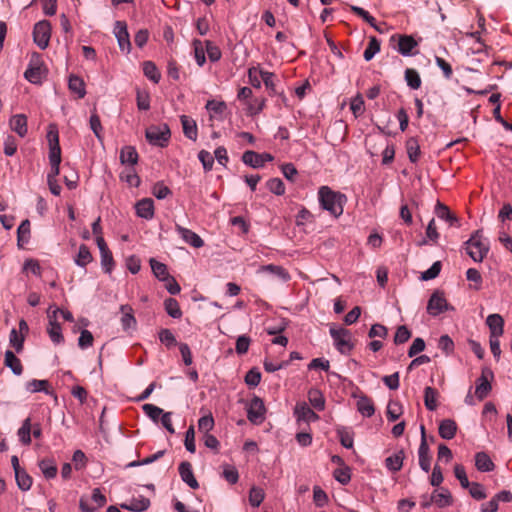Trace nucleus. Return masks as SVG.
<instances>
[{
  "label": "nucleus",
  "instance_id": "nucleus-1",
  "mask_svg": "<svg viewBox=\"0 0 512 512\" xmlns=\"http://www.w3.org/2000/svg\"><path fill=\"white\" fill-rule=\"evenodd\" d=\"M318 198L322 209L336 218L342 215L347 200L344 194L333 191L328 186H322L318 191Z\"/></svg>",
  "mask_w": 512,
  "mask_h": 512
},
{
  "label": "nucleus",
  "instance_id": "nucleus-2",
  "mask_svg": "<svg viewBox=\"0 0 512 512\" xmlns=\"http://www.w3.org/2000/svg\"><path fill=\"white\" fill-rule=\"evenodd\" d=\"M47 140L49 144V162L51 170L47 179H56L60 172L61 148L59 144V134L56 126L50 125L47 132Z\"/></svg>",
  "mask_w": 512,
  "mask_h": 512
},
{
  "label": "nucleus",
  "instance_id": "nucleus-3",
  "mask_svg": "<svg viewBox=\"0 0 512 512\" xmlns=\"http://www.w3.org/2000/svg\"><path fill=\"white\" fill-rule=\"evenodd\" d=\"M468 255L477 262H481L488 253V244L482 241L481 231L477 230L471 238L465 242Z\"/></svg>",
  "mask_w": 512,
  "mask_h": 512
},
{
  "label": "nucleus",
  "instance_id": "nucleus-4",
  "mask_svg": "<svg viewBox=\"0 0 512 512\" xmlns=\"http://www.w3.org/2000/svg\"><path fill=\"white\" fill-rule=\"evenodd\" d=\"M107 502L106 496L99 488L92 490V495H82L79 500V508L82 512H95Z\"/></svg>",
  "mask_w": 512,
  "mask_h": 512
},
{
  "label": "nucleus",
  "instance_id": "nucleus-5",
  "mask_svg": "<svg viewBox=\"0 0 512 512\" xmlns=\"http://www.w3.org/2000/svg\"><path fill=\"white\" fill-rule=\"evenodd\" d=\"M51 37V24L48 20H41L34 25L33 40L34 43L44 50L48 47Z\"/></svg>",
  "mask_w": 512,
  "mask_h": 512
},
{
  "label": "nucleus",
  "instance_id": "nucleus-6",
  "mask_svg": "<svg viewBox=\"0 0 512 512\" xmlns=\"http://www.w3.org/2000/svg\"><path fill=\"white\" fill-rule=\"evenodd\" d=\"M447 310H453V307L448 304L444 292L434 291L427 304L428 314L435 317Z\"/></svg>",
  "mask_w": 512,
  "mask_h": 512
},
{
  "label": "nucleus",
  "instance_id": "nucleus-7",
  "mask_svg": "<svg viewBox=\"0 0 512 512\" xmlns=\"http://www.w3.org/2000/svg\"><path fill=\"white\" fill-rule=\"evenodd\" d=\"M390 42H397V51L403 56H410L417 54L413 52L415 48L418 46V42L414 39L412 35L407 34H394L390 38Z\"/></svg>",
  "mask_w": 512,
  "mask_h": 512
},
{
  "label": "nucleus",
  "instance_id": "nucleus-8",
  "mask_svg": "<svg viewBox=\"0 0 512 512\" xmlns=\"http://www.w3.org/2000/svg\"><path fill=\"white\" fill-rule=\"evenodd\" d=\"M493 378V371L489 367H483L475 388V395L480 401L484 400L490 393L492 389L490 380Z\"/></svg>",
  "mask_w": 512,
  "mask_h": 512
},
{
  "label": "nucleus",
  "instance_id": "nucleus-9",
  "mask_svg": "<svg viewBox=\"0 0 512 512\" xmlns=\"http://www.w3.org/2000/svg\"><path fill=\"white\" fill-rule=\"evenodd\" d=\"M330 335L334 340L336 348L341 353H347L352 349V345L350 343V333L347 329L344 328H331Z\"/></svg>",
  "mask_w": 512,
  "mask_h": 512
},
{
  "label": "nucleus",
  "instance_id": "nucleus-10",
  "mask_svg": "<svg viewBox=\"0 0 512 512\" xmlns=\"http://www.w3.org/2000/svg\"><path fill=\"white\" fill-rule=\"evenodd\" d=\"M115 37L117 38V42L119 48L122 52L126 54L131 51V42L129 38V33L127 30V24L124 21H116L114 26Z\"/></svg>",
  "mask_w": 512,
  "mask_h": 512
},
{
  "label": "nucleus",
  "instance_id": "nucleus-11",
  "mask_svg": "<svg viewBox=\"0 0 512 512\" xmlns=\"http://www.w3.org/2000/svg\"><path fill=\"white\" fill-rule=\"evenodd\" d=\"M265 406L259 397H254L249 404L247 417L254 424H260L264 420Z\"/></svg>",
  "mask_w": 512,
  "mask_h": 512
},
{
  "label": "nucleus",
  "instance_id": "nucleus-12",
  "mask_svg": "<svg viewBox=\"0 0 512 512\" xmlns=\"http://www.w3.org/2000/svg\"><path fill=\"white\" fill-rule=\"evenodd\" d=\"M58 311H60V309L56 308L52 312V314H48L49 325L47 327V333H48L51 341L55 344H60L64 341L61 325L56 320Z\"/></svg>",
  "mask_w": 512,
  "mask_h": 512
},
{
  "label": "nucleus",
  "instance_id": "nucleus-13",
  "mask_svg": "<svg viewBox=\"0 0 512 512\" xmlns=\"http://www.w3.org/2000/svg\"><path fill=\"white\" fill-rule=\"evenodd\" d=\"M430 450L429 446L426 441V433H425V427L421 426V443L418 450L419 455V465L421 469L425 472H429L430 470V463H431V456H430Z\"/></svg>",
  "mask_w": 512,
  "mask_h": 512
},
{
  "label": "nucleus",
  "instance_id": "nucleus-14",
  "mask_svg": "<svg viewBox=\"0 0 512 512\" xmlns=\"http://www.w3.org/2000/svg\"><path fill=\"white\" fill-rule=\"evenodd\" d=\"M294 414L299 422L309 424L319 419V416L305 402L297 403L294 408Z\"/></svg>",
  "mask_w": 512,
  "mask_h": 512
},
{
  "label": "nucleus",
  "instance_id": "nucleus-15",
  "mask_svg": "<svg viewBox=\"0 0 512 512\" xmlns=\"http://www.w3.org/2000/svg\"><path fill=\"white\" fill-rule=\"evenodd\" d=\"M490 337L500 338L504 333V320L499 314H491L486 319Z\"/></svg>",
  "mask_w": 512,
  "mask_h": 512
},
{
  "label": "nucleus",
  "instance_id": "nucleus-16",
  "mask_svg": "<svg viewBox=\"0 0 512 512\" xmlns=\"http://www.w3.org/2000/svg\"><path fill=\"white\" fill-rule=\"evenodd\" d=\"M181 479L192 489H197L199 484L194 477L192 465L189 462H182L179 465Z\"/></svg>",
  "mask_w": 512,
  "mask_h": 512
},
{
  "label": "nucleus",
  "instance_id": "nucleus-17",
  "mask_svg": "<svg viewBox=\"0 0 512 512\" xmlns=\"http://www.w3.org/2000/svg\"><path fill=\"white\" fill-rule=\"evenodd\" d=\"M162 284L171 295H177L181 292L179 283L169 274L167 266L164 264H162Z\"/></svg>",
  "mask_w": 512,
  "mask_h": 512
},
{
  "label": "nucleus",
  "instance_id": "nucleus-18",
  "mask_svg": "<svg viewBox=\"0 0 512 512\" xmlns=\"http://www.w3.org/2000/svg\"><path fill=\"white\" fill-rule=\"evenodd\" d=\"M136 214L144 219H151L154 215V202L151 198H144L135 204Z\"/></svg>",
  "mask_w": 512,
  "mask_h": 512
},
{
  "label": "nucleus",
  "instance_id": "nucleus-19",
  "mask_svg": "<svg viewBox=\"0 0 512 512\" xmlns=\"http://www.w3.org/2000/svg\"><path fill=\"white\" fill-rule=\"evenodd\" d=\"M180 120L184 135L190 140L196 141L198 136L196 121L187 115H182Z\"/></svg>",
  "mask_w": 512,
  "mask_h": 512
},
{
  "label": "nucleus",
  "instance_id": "nucleus-20",
  "mask_svg": "<svg viewBox=\"0 0 512 512\" xmlns=\"http://www.w3.org/2000/svg\"><path fill=\"white\" fill-rule=\"evenodd\" d=\"M150 505V501L148 498L140 496L139 498H132L129 502L121 503L119 506L122 509L133 511V512H142L148 509Z\"/></svg>",
  "mask_w": 512,
  "mask_h": 512
},
{
  "label": "nucleus",
  "instance_id": "nucleus-21",
  "mask_svg": "<svg viewBox=\"0 0 512 512\" xmlns=\"http://www.w3.org/2000/svg\"><path fill=\"white\" fill-rule=\"evenodd\" d=\"M49 381L48 380H38V379H32L26 383V390L31 393L36 392H44L48 395L54 396L55 399H57V396L53 390L48 389Z\"/></svg>",
  "mask_w": 512,
  "mask_h": 512
},
{
  "label": "nucleus",
  "instance_id": "nucleus-22",
  "mask_svg": "<svg viewBox=\"0 0 512 512\" xmlns=\"http://www.w3.org/2000/svg\"><path fill=\"white\" fill-rule=\"evenodd\" d=\"M38 467L47 480L53 479L57 475V465L54 459L44 458L38 462Z\"/></svg>",
  "mask_w": 512,
  "mask_h": 512
},
{
  "label": "nucleus",
  "instance_id": "nucleus-23",
  "mask_svg": "<svg viewBox=\"0 0 512 512\" xmlns=\"http://www.w3.org/2000/svg\"><path fill=\"white\" fill-rule=\"evenodd\" d=\"M163 307L165 312L172 317L173 319H181L183 316V311L180 307L179 302L173 298L168 297L163 301Z\"/></svg>",
  "mask_w": 512,
  "mask_h": 512
},
{
  "label": "nucleus",
  "instance_id": "nucleus-24",
  "mask_svg": "<svg viewBox=\"0 0 512 512\" xmlns=\"http://www.w3.org/2000/svg\"><path fill=\"white\" fill-rule=\"evenodd\" d=\"M431 496L433 503L439 508L448 507L452 504V496L447 489L434 490Z\"/></svg>",
  "mask_w": 512,
  "mask_h": 512
},
{
  "label": "nucleus",
  "instance_id": "nucleus-25",
  "mask_svg": "<svg viewBox=\"0 0 512 512\" xmlns=\"http://www.w3.org/2000/svg\"><path fill=\"white\" fill-rule=\"evenodd\" d=\"M457 432V424L454 420L444 419L439 425V435L446 440H450L455 437Z\"/></svg>",
  "mask_w": 512,
  "mask_h": 512
},
{
  "label": "nucleus",
  "instance_id": "nucleus-26",
  "mask_svg": "<svg viewBox=\"0 0 512 512\" xmlns=\"http://www.w3.org/2000/svg\"><path fill=\"white\" fill-rule=\"evenodd\" d=\"M68 87L71 92L77 94L79 99H82L86 95L85 82L77 75H70L68 80Z\"/></svg>",
  "mask_w": 512,
  "mask_h": 512
},
{
  "label": "nucleus",
  "instance_id": "nucleus-27",
  "mask_svg": "<svg viewBox=\"0 0 512 512\" xmlns=\"http://www.w3.org/2000/svg\"><path fill=\"white\" fill-rule=\"evenodd\" d=\"M31 429H32L31 418L28 417L25 420H23L21 427L17 431V436L19 438V441L25 446H29L32 442Z\"/></svg>",
  "mask_w": 512,
  "mask_h": 512
},
{
  "label": "nucleus",
  "instance_id": "nucleus-28",
  "mask_svg": "<svg viewBox=\"0 0 512 512\" xmlns=\"http://www.w3.org/2000/svg\"><path fill=\"white\" fill-rule=\"evenodd\" d=\"M11 128L20 137H24L27 134V117L24 114H17L11 118Z\"/></svg>",
  "mask_w": 512,
  "mask_h": 512
},
{
  "label": "nucleus",
  "instance_id": "nucleus-29",
  "mask_svg": "<svg viewBox=\"0 0 512 512\" xmlns=\"http://www.w3.org/2000/svg\"><path fill=\"white\" fill-rule=\"evenodd\" d=\"M475 466L479 471L489 472L495 467L491 458L485 452H478L475 455Z\"/></svg>",
  "mask_w": 512,
  "mask_h": 512
},
{
  "label": "nucleus",
  "instance_id": "nucleus-30",
  "mask_svg": "<svg viewBox=\"0 0 512 512\" xmlns=\"http://www.w3.org/2000/svg\"><path fill=\"white\" fill-rule=\"evenodd\" d=\"M93 261V256L87 245L81 244L79 246L78 253L74 259L77 266L85 268L89 263Z\"/></svg>",
  "mask_w": 512,
  "mask_h": 512
},
{
  "label": "nucleus",
  "instance_id": "nucleus-31",
  "mask_svg": "<svg viewBox=\"0 0 512 512\" xmlns=\"http://www.w3.org/2000/svg\"><path fill=\"white\" fill-rule=\"evenodd\" d=\"M5 366L10 368L15 375H21L23 372V366L21 361L16 355L11 351L7 350L5 352Z\"/></svg>",
  "mask_w": 512,
  "mask_h": 512
},
{
  "label": "nucleus",
  "instance_id": "nucleus-32",
  "mask_svg": "<svg viewBox=\"0 0 512 512\" xmlns=\"http://www.w3.org/2000/svg\"><path fill=\"white\" fill-rule=\"evenodd\" d=\"M179 233L181 235V238L194 248H200L204 245V242L201 239V237L189 229L180 228Z\"/></svg>",
  "mask_w": 512,
  "mask_h": 512
},
{
  "label": "nucleus",
  "instance_id": "nucleus-33",
  "mask_svg": "<svg viewBox=\"0 0 512 512\" xmlns=\"http://www.w3.org/2000/svg\"><path fill=\"white\" fill-rule=\"evenodd\" d=\"M308 400L314 409H316L318 411L324 410L325 398L319 389L311 388L308 391Z\"/></svg>",
  "mask_w": 512,
  "mask_h": 512
},
{
  "label": "nucleus",
  "instance_id": "nucleus-34",
  "mask_svg": "<svg viewBox=\"0 0 512 512\" xmlns=\"http://www.w3.org/2000/svg\"><path fill=\"white\" fill-rule=\"evenodd\" d=\"M120 161L122 164L134 166L138 162V153L133 146H125L120 151Z\"/></svg>",
  "mask_w": 512,
  "mask_h": 512
},
{
  "label": "nucleus",
  "instance_id": "nucleus-35",
  "mask_svg": "<svg viewBox=\"0 0 512 512\" xmlns=\"http://www.w3.org/2000/svg\"><path fill=\"white\" fill-rule=\"evenodd\" d=\"M30 239V221L25 219L17 229V245L22 248Z\"/></svg>",
  "mask_w": 512,
  "mask_h": 512
},
{
  "label": "nucleus",
  "instance_id": "nucleus-36",
  "mask_svg": "<svg viewBox=\"0 0 512 512\" xmlns=\"http://www.w3.org/2000/svg\"><path fill=\"white\" fill-rule=\"evenodd\" d=\"M24 77L32 84H41L44 70L41 66H29L24 73Z\"/></svg>",
  "mask_w": 512,
  "mask_h": 512
},
{
  "label": "nucleus",
  "instance_id": "nucleus-37",
  "mask_svg": "<svg viewBox=\"0 0 512 512\" xmlns=\"http://www.w3.org/2000/svg\"><path fill=\"white\" fill-rule=\"evenodd\" d=\"M122 312L121 324L124 330H128L136 325V319L133 315V309L129 305H122L120 308Z\"/></svg>",
  "mask_w": 512,
  "mask_h": 512
},
{
  "label": "nucleus",
  "instance_id": "nucleus-38",
  "mask_svg": "<svg viewBox=\"0 0 512 512\" xmlns=\"http://www.w3.org/2000/svg\"><path fill=\"white\" fill-rule=\"evenodd\" d=\"M438 396H439V392L437 391V389H435L433 387H429V386L424 389V404L428 410H430V411L436 410V408L438 406V404H437Z\"/></svg>",
  "mask_w": 512,
  "mask_h": 512
},
{
  "label": "nucleus",
  "instance_id": "nucleus-39",
  "mask_svg": "<svg viewBox=\"0 0 512 512\" xmlns=\"http://www.w3.org/2000/svg\"><path fill=\"white\" fill-rule=\"evenodd\" d=\"M357 409L363 416L366 417H371L375 412L373 401L367 396H361L358 399Z\"/></svg>",
  "mask_w": 512,
  "mask_h": 512
},
{
  "label": "nucleus",
  "instance_id": "nucleus-40",
  "mask_svg": "<svg viewBox=\"0 0 512 512\" xmlns=\"http://www.w3.org/2000/svg\"><path fill=\"white\" fill-rule=\"evenodd\" d=\"M15 474V480H16V483H17V486L20 490L22 491H28L30 490L31 486H32V483H33V479L32 477L26 472L25 469H22Z\"/></svg>",
  "mask_w": 512,
  "mask_h": 512
},
{
  "label": "nucleus",
  "instance_id": "nucleus-41",
  "mask_svg": "<svg viewBox=\"0 0 512 512\" xmlns=\"http://www.w3.org/2000/svg\"><path fill=\"white\" fill-rule=\"evenodd\" d=\"M242 161L244 164L253 168H259L263 166V156H260L259 153L251 150L245 151L243 153Z\"/></svg>",
  "mask_w": 512,
  "mask_h": 512
},
{
  "label": "nucleus",
  "instance_id": "nucleus-42",
  "mask_svg": "<svg viewBox=\"0 0 512 512\" xmlns=\"http://www.w3.org/2000/svg\"><path fill=\"white\" fill-rule=\"evenodd\" d=\"M435 213L438 218L449 222L451 225L458 222V218L451 213L446 205L442 204L441 202H437L435 206Z\"/></svg>",
  "mask_w": 512,
  "mask_h": 512
},
{
  "label": "nucleus",
  "instance_id": "nucleus-43",
  "mask_svg": "<svg viewBox=\"0 0 512 512\" xmlns=\"http://www.w3.org/2000/svg\"><path fill=\"white\" fill-rule=\"evenodd\" d=\"M403 460H404V451L400 450L397 453L386 458L385 464L389 470L396 472L402 468Z\"/></svg>",
  "mask_w": 512,
  "mask_h": 512
},
{
  "label": "nucleus",
  "instance_id": "nucleus-44",
  "mask_svg": "<svg viewBox=\"0 0 512 512\" xmlns=\"http://www.w3.org/2000/svg\"><path fill=\"white\" fill-rule=\"evenodd\" d=\"M406 150L410 161L413 163L417 162L420 157L421 150L419 142L416 138L411 137L407 140Z\"/></svg>",
  "mask_w": 512,
  "mask_h": 512
},
{
  "label": "nucleus",
  "instance_id": "nucleus-45",
  "mask_svg": "<svg viewBox=\"0 0 512 512\" xmlns=\"http://www.w3.org/2000/svg\"><path fill=\"white\" fill-rule=\"evenodd\" d=\"M260 77L266 87V89L269 91L270 95H275L278 93L277 91V85L275 83V75L272 72L259 70Z\"/></svg>",
  "mask_w": 512,
  "mask_h": 512
},
{
  "label": "nucleus",
  "instance_id": "nucleus-46",
  "mask_svg": "<svg viewBox=\"0 0 512 512\" xmlns=\"http://www.w3.org/2000/svg\"><path fill=\"white\" fill-rule=\"evenodd\" d=\"M405 81L411 89H419L421 87V77L419 73L413 68L405 70Z\"/></svg>",
  "mask_w": 512,
  "mask_h": 512
},
{
  "label": "nucleus",
  "instance_id": "nucleus-47",
  "mask_svg": "<svg viewBox=\"0 0 512 512\" xmlns=\"http://www.w3.org/2000/svg\"><path fill=\"white\" fill-rule=\"evenodd\" d=\"M120 179L131 187H138L140 184V178L132 167L125 169L120 174Z\"/></svg>",
  "mask_w": 512,
  "mask_h": 512
},
{
  "label": "nucleus",
  "instance_id": "nucleus-48",
  "mask_svg": "<svg viewBox=\"0 0 512 512\" xmlns=\"http://www.w3.org/2000/svg\"><path fill=\"white\" fill-rule=\"evenodd\" d=\"M379 51L380 41L375 36H372L369 38V43L364 51L363 57L366 61H370Z\"/></svg>",
  "mask_w": 512,
  "mask_h": 512
},
{
  "label": "nucleus",
  "instance_id": "nucleus-49",
  "mask_svg": "<svg viewBox=\"0 0 512 512\" xmlns=\"http://www.w3.org/2000/svg\"><path fill=\"white\" fill-rule=\"evenodd\" d=\"M143 73L148 79H150L154 83H158L160 80L158 68L152 61H145L143 63Z\"/></svg>",
  "mask_w": 512,
  "mask_h": 512
},
{
  "label": "nucleus",
  "instance_id": "nucleus-50",
  "mask_svg": "<svg viewBox=\"0 0 512 512\" xmlns=\"http://www.w3.org/2000/svg\"><path fill=\"white\" fill-rule=\"evenodd\" d=\"M193 47H194V57L196 60V63L202 67L206 62L205 52L206 49L202 43V41L195 39L193 41Z\"/></svg>",
  "mask_w": 512,
  "mask_h": 512
},
{
  "label": "nucleus",
  "instance_id": "nucleus-51",
  "mask_svg": "<svg viewBox=\"0 0 512 512\" xmlns=\"http://www.w3.org/2000/svg\"><path fill=\"white\" fill-rule=\"evenodd\" d=\"M180 343L181 342L177 341L171 330L162 328V344H164L168 350H172L176 347L179 348Z\"/></svg>",
  "mask_w": 512,
  "mask_h": 512
},
{
  "label": "nucleus",
  "instance_id": "nucleus-52",
  "mask_svg": "<svg viewBox=\"0 0 512 512\" xmlns=\"http://www.w3.org/2000/svg\"><path fill=\"white\" fill-rule=\"evenodd\" d=\"M24 340V335L19 334L15 328L10 331L9 342L17 353L23 350Z\"/></svg>",
  "mask_w": 512,
  "mask_h": 512
},
{
  "label": "nucleus",
  "instance_id": "nucleus-53",
  "mask_svg": "<svg viewBox=\"0 0 512 512\" xmlns=\"http://www.w3.org/2000/svg\"><path fill=\"white\" fill-rule=\"evenodd\" d=\"M387 419L391 422L396 421L402 414V406L397 401H390L387 406Z\"/></svg>",
  "mask_w": 512,
  "mask_h": 512
},
{
  "label": "nucleus",
  "instance_id": "nucleus-54",
  "mask_svg": "<svg viewBox=\"0 0 512 512\" xmlns=\"http://www.w3.org/2000/svg\"><path fill=\"white\" fill-rule=\"evenodd\" d=\"M337 434L339 436L340 443L345 448L350 449L353 447V435L347 428H345V427L338 428Z\"/></svg>",
  "mask_w": 512,
  "mask_h": 512
},
{
  "label": "nucleus",
  "instance_id": "nucleus-55",
  "mask_svg": "<svg viewBox=\"0 0 512 512\" xmlns=\"http://www.w3.org/2000/svg\"><path fill=\"white\" fill-rule=\"evenodd\" d=\"M350 9L354 14L361 17L365 22L369 23L372 27L379 30L378 27L376 26L375 18L372 15H370L368 11L358 6H351Z\"/></svg>",
  "mask_w": 512,
  "mask_h": 512
},
{
  "label": "nucleus",
  "instance_id": "nucleus-56",
  "mask_svg": "<svg viewBox=\"0 0 512 512\" xmlns=\"http://www.w3.org/2000/svg\"><path fill=\"white\" fill-rule=\"evenodd\" d=\"M267 188L276 195H283L285 193V185L280 178L269 179L266 183Z\"/></svg>",
  "mask_w": 512,
  "mask_h": 512
},
{
  "label": "nucleus",
  "instance_id": "nucleus-57",
  "mask_svg": "<svg viewBox=\"0 0 512 512\" xmlns=\"http://www.w3.org/2000/svg\"><path fill=\"white\" fill-rule=\"evenodd\" d=\"M350 109L355 117H359L364 113V100L360 94H357L350 103Z\"/></svg>",
  "mask_w": 512,
  "mask_h": 512
},
{
  "label": "nucleus",
  "instance_id": "nucleus-58",
  "mask_svg": "<svg viewBox=\"0 0 512 512\" xmlns=\"http://www.w3.org/2000/svg\"><path fill=\"white\" fill-rule=\"evenodd\" d=\"M101 266L105 273L110 274L114 268L115 262L111 251H106L100 254Z\"/></svg>",
  "mask_w": 512,
  "mask_h": 512
},
{
  "label": "nucleus",
  "instance_id": "nucleus-59",
  "mask_svg": "<svg viewBox=\"0 0 512 512\" xmlns=\"http://www.w3.org/2000/svg\"><path fill=\"white\" fill-rule=\"evenodd\" d=\"M146 140L154 146H160V127L151 126L146 130Z\"/></svg>",
  "mask_w": 512,
  "mask_h": 512
},
{
  "label": "nucleus",
  "instance_id": "nucleus-60",
  "mask_svg": "<svg viewBox=\"0 0 512 512\" xmlns=\"http://www.w3.org/2000/svg\"><path fill=\"white\" fill-rule=\"evenodd\" d=\"M136 101L139 110H148L150 108V96L146 91L137 89Z\"/></svg>",
  "mask_w": 512,
  "mask_h": 512
},
{
  "label": "nucleus",
  "instance_id": "nucleus-61",
  "mask_svg": "<svg viewBox=\"0 0 512 512\" xmlns=\"http://www.w3.org/2000/svg\"><path fill=\"white\" fill-rule=\"evenodd\" d=\"M411 337L410 330L405 326L401 325L397 328V331L394 336V343L396 345L403 344L407 342Z\"/></svg>",
  "mask_w": 512,
  "mask_h": 512
},
{
  "label": "nucleus",
  "instance_id": "nucleus-62",
  "mask_svg": "<svg viewBox=\"0 0 512 512\" xmlns=\"http://www.w3.org/2000/svg\"><path fill=\"white\" fill-rule=\"evenodd\" d=\"M264 499V492L261 488L252 487L249 492V502L253 507H258Z\"/></svg>",
  "mask_w": 512,
  "mask_h": 512
},
{
  "label": "nucleus",
  "instance_id": "nucleus-63",
  "mask_svg": "<svg viewBox=\"0 0 512 512\" xmlns=\"http://www.w3.org/2000/svg\"><path fill=\"white\" fill-rule=\"evenodd\" d=\"M205 49L210 61L216 62L221 58V50L213 42L209 40L205 41Z\"/></svg>",
  "mask_w": 512,
  "mask_h": 512
},
{
  "label": "nucleus",
  "instance_id": "nucleus-64",
  "mask_svg": "<svg viewBox=\"0 0 512 512\" xmlns=\"http://www.w3.org/2000/svg\"><path fill=\"white\" fill-rule=\"evenodd\" d=\"M198 158L203 165L205 171H210L213 167L214 157L206 150H201L198 154Z\"/></svg>",
  "mask_w": 512,
  "mask_h": 512
}]
</instances>
